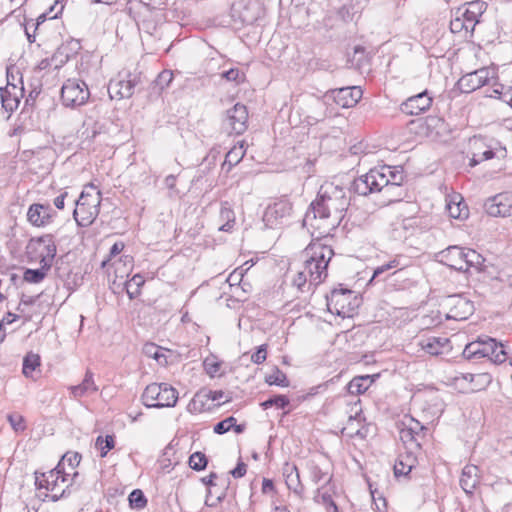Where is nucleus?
Wrapping results in <instances>:
<instances>
[{"label":"nucleus","instance_id":"nucleus-56","mask_svg":"<svg viewBox=\"0 0 512 512\" xmlns=\"http://www.w3.org/2000/svg\"><path fill=\"white\" fill-rule=\"evenodd\" d=\"M124 249V243L121 242V241H117L115 242L112 247L110 248V251H109V255H108V259H105L102 261V264L101 266L102 267H105L106 264L114 257H116L117 255H119Z\"/></svg>","mask_w":512,"mask_h":512},{"label":"nucleus","instance_id":"nucleus-55","mask_svg":"<svg viewBox=\"0 0 512 512\" xmlns=\"http://www.w3.org/2000/svg\"><path fill=\"white\" fill-rule=\"evenodd\" d=\"M69 390L75 398H80L88 392H96L97 386H69Z\"/></svg>","mask_w":512,"mask_h":512},{"label":"nucleus","instance_id":"nucleus-13","mask_svg":"<svg viewBox=\"0 0 512 512\" xmlns=\"http://www.w3.org/2000/svg\"><path fill=\"white\" fill-rule=\"evenodd\" d=\"M248 110L244 104L236 103L226 111L223 127L229 134L241 135L247 129Z\"/></svg>","mask_w":512,"mask_h":512},{"label":"nucleus","instance_id":"nucleus-24","mask_svg":"<svg viewBox=\"0 0 512 512\" xmlns=\"http://www.w3.org/2000/svg\"><path fill=\"white\" fill-rule=\"evenodd\" d=\"M421 348L432 356H438L449 351L450 340L446 337H427L419 342Z\"/></svg>","mask_w":512,"mask_h":512},{"label":"nucleus","instance_id":"nucleus-27","mask_svg":"<svg viewBox=\"0 0 512 512\" xmlns=\"http://www.w3.org/2000/svg\"><path fill=\"white\" fill-rule=\"evenodd\" d=\"M27 220L35 227H44L51 223V216L43 215V204L34 203L28 208Z\"/></svg>","mask_w":512,"mask_h":512},{"label":"nucleus","instance_id":"nucleus-51","mask_svg":"<svg viewBox=\"0 0 512 512\" xmlns=\"http://www.w3.org/2000/svg\"><path fill=\"white\" fill-rule=\"evenodd\" d=\"M20 75L22 77L20 71L17 69L15 65H10L6 68V78H7V85L5 87H10L13 90L17 89V85L15 84V81L17 79V76Z\"/></svg>","mask_w":512,"mask_h":512},{"label":"nucleus","instance_id":"nucleus-45","mask_svg":"<svg viewBox=\"0 0 512 512\" xmlns=\"http://www.w3.org/2000/svg\"><path fill=\"white\" fill-rule=\"evenodd\" d=\"M40 365V357L36 354H28L23 359V373L28 376Z\"/></svg>","mask_w":512,"mask_h":512},{"label":"nucleus","instance_id":"nucleus-10","mask_svg":"<svg viewBox=\"0 0 512 512\" xmlns=\"http://www.w3.org/2000/svg\"><path fill=\"white\" fill-rule=\"evenodd\" d=\"M497 79L495 67H482L463 75L456 85L462 93H471Z\"/></svg>","mask_w":512,"mask_h":512},{"label":"nucleus","instance_id":"nucleus-49","mask_svg":"<svg viewBox=\"0 0 512 512\" xmlns=\"http://www.w3.org/2000/svg\"><path fill=\"white\" fill-rule=\"evenodd\" d=\"M7 420L16 432H23L26 429L25 419L18 413L9 414Z\"/></svg>","mask_w":512,"mask_h":512},{"label":"nucleus","instance_id":"nucleus-1","mask_svg":"<svg viewBox=\"0 0 512 512\" xmlns=\"http://www.w3.org/2000/svg\"><path fill=\"white\" fill-rule=\"evenodd\" d=\"M351 189L334 185L333 183H326L321 185L316 199L311 202L308 210L303 219L306 224L310 219H328L333 218L335 224H339L344 217L351 202Z\"/></svg>","mask_w":512,"mask_h":512},{"label":"nucleus","instance_id":"nucleus-52","mask_svg":"<svg viewBox=\"0 0 512 512\" xmlns=\"http://www.w3.org/2000/svg\"><path fill=\"white\" fill-rule=\"evenodd\" d=\"M81 454L78 452H67L61 459V461L58 464H61V469L64 470L62 465L67 462L68 465L74 469L77 467L81 461Z\"/></svg>","mask_w":512,"mask_h":512},{"label":"nucleus","instance_id":"nucleus-26","mask_svg":"<svg viewBox=\"0 0 512 512\" xmlns=\"http://www.w3.org/2000/svg\"><path fill=\"white\" fill-rule=\"evenodd\" d=\"M479 469L475 465H466L460 477V486L467 494H472L479 483Z\"/></svg>","mask_w":512,"mask_h":512},{"label":"nucleus","instance_id":"nucleus-19","mask_svg":"<svg viewBox=\"0 0 512 512\" xmlns=\"http://www.w3.org/2000/svg\"><path fill=\"white\" fill-rule=\"evenodd\" d=\"M483 345L480 347L479 360L487 358L493 363H503L506 360V352L501 343L495 338L482 336Z\"/></svg>","mask_w":512,"mask_h":512},{"label":"nucleus","instance_id":"nucleus-6","mask_svg":"<svg viewBox=\"0 0 512 512\" xmlns=\"http://www.w3.org/2000/svg\"><path fill=\"white\" fill-rule=\"evenodd\" d=\"M469 154L471 158L469 160V166L475 167L483 161L490 160L493 158L503 159L506 157V148L501 146L498 141H490L487 143L482 137L474 136L469 139Z\"/></svg>","mask_w":512,"mask_h":512},{"label":"nucleus","instance_id":"nucleus-53","mask_svg":"<svg viewBox=\"0 0 512 512\" xmlns=\"http://www.w3.org/2000/svg\"><path fill=\"white\" fill-rule=\"evenodd\" d=\"M267 344H262L256 348V351L251 355V360L255 364L263 363L267 358Z\"/></svg>","mask_w":512,"mask_h":512},{"label":"nucleus","instance_id":"nucleus-61","mask_svg":"<svg viewBox=\"0 0 512 512\" xmlns=\"http://www.w3.org/2000/svg\"><path fill=\"white\" fill-rule=\"evenodd\" d=\"M247 472V465L242 460H239L236 467L230 471L234 478H242Z\"/></svg>","mask_w":512,"mask_h":512},{"label":"nucleus","instance_id":"nucleus-21","mask_svg":"<svg viewBox=\"0 0 512 512\" xmlns=\"http://www.w3.org/2000/svg\"><path fill=\"white\" fill-rule=\"evenodd\" d=\"M81 49L79 40L71 38L62 43L52 56L57 64L56 67L65 65L71 58L75 57Z\"/></svg>","mask_w":512,"mask_h":512},{"label":"nucleus","instance_id":"nucleus-4","mask_svg":"<svg viewBox=\"0 0 512 512\" xmlns=\"http://www.w3.org/2000/svg\"><path fill=\"white\" fill-rule=\"evenodd\" d=\"M370 386H346L350 396L357 398L355 401L351 400L348 402L350 408V414L348 420L343 426L341 432L343 435L353 439H366L372 433L371 423L366 422L365 417L362 415L361 401L358 395L367 392Z\"/></svg>","mask_w":512,"mask_h":512},{"label":"nucleus","instance_id":"nucleus-8","mask_svg":"<svg viewBox=\"0 0 512 512\" xmlns=\"http://www.w3.org/2000/svg\"><path fill=\"white\" fill-rule=\"evenodd\" d=\"M178 395L174 386H145L142 401L149 408L174 407Z\"/></svg>","mask_w":512,"mask_h":512},{"label":"nucleus","instance_id":"nucleus-46","mask_svg":"<svg viewBox=\"0 0 512 512\" xmlns=\"http://www.w3.org/2000/svg\"><path fill=\"white\" fill-rule=\"evenodd\" d=\"M235 422H236V418L233 416H229V417L225 418L224 420L217 422L213 427V431L215 434H219V435L225 434L232 429Z\"/></svg>","mask_w":512,"mask_h":512},{"label":"nucleus","instance_id":"nucleus-58","mask_svg":"<svg viewBox=\"0 0 512 512\" xmlns=\"http://www.w3.org/2000/svg\"><path fill=\"white\" fill-rule=\"evenodd\" d=\"M102 444H103L104 448H106V451L112 450L115 446L114 436L113 435H106L105 437L98 436L96 438L95 445H102Z\"/></svg>","mask_w":512,"mask_h":512},{"label":"nucleus","instance_id":"nucleus-36","mask_svg":"<svg viewBox=\"0 0 512 512\" xmlns=\"http://www.w3.org/2000/svg\"><path fill=\"white\" fill-rule=\"evenodd\" d=\"M145 280L140 274H135L130 281L125 282L124 289L130 300L140 295V288L144 285Z\"/></svg>","mask_w":512,"mask_h":512},{"label":"nucleus","instance_id":"nucleus-16","mask_svg":"<svg viewBox=\"0 0 512 512\" xmlns=\"http://www.w3.org/2000/svg\"><path fill=\"white\" fill-rule=\"evenodd\" d=\"M446 306L449 309L448 319L457 321L466 320L474 313V304L463 295H451L446 300Z\"/></svg>","mask_w":512,"mask_h":512},{"label":"nucleus","instance_id":"nucleus-30","mask_svg":"<svg viewBox=\"0 0 512 512\" xmlns=\"http://www.w3.org/2000/svg\"><path fill=\"white\" fill-rule=\"evenodd\" d=\"M415 462L416 458L411 453H407L406 455H399L394 464L395 477L407 476L414 467Z\"/></svg>","mask_w":512,"mask_h":512},{"label":"nucleus","instance_id":"nucleus-50","mask_svg":"<svg viewBox=\"0 0 512 512\" xmlns=\"http://www.w3.org/2000/svg\"><path fill=\"white\" fill-rule=\"evenodd\" d=\"M286 380V374L279 370L277 367L273 368L271 374L265 376L266 384H284Z\"/></svg>","mask_w":512,"mask_h":512},{"label":"nucleus","instance_id":"nucleus-25","mask_svg":"<svg viewBox=\"0 0 512 512\" xmlns=\"http://www.w3.org/2000/svg\"><path fill=\"white\" fill-rule=\"evenodd\" d=\"M33 243L38 245H44L43 251L40 254V261H45L46 263L50 264V267H52L53 260L56 257L57 253L54 235L45 234L40 237L32 238L30 240V245Z\"/></svg>","mask_w":512,"mask_h":512},{"label":"nucleus","instance_id":"nucleus-43","mask_svg":"<svg viewBox=\"0 0 512 512\" xmlns=\"http://www.w3.org/2000/svg\"><path fill=\"white\" fill-rule=\"evenodd\" d=\"M207 464H208L207 456L200 451L194 452L189 457V466L191 469H193L195 471L204 470L207 467Z\"/></svg>","mask_w":512,"mask_h":512},{"label":"nucleus","instance_id":"nucleus-11","mask_svg":"<svg viewBox=\"0 0 512 512\" xmlns=\"http://www.w3.org/2000/svg\"><path fill=\"white\" fill-rule=\"evenodd\" d=\"M90 97L87 84L82 80L68 79L61 88L64 106L75 108L84 105Z\"/></svg>","mask_w":512,"mask_h":512},{"label":"nucleus","instance_id":"nucleus-22","mask_svg":"<svg viewBox=\"0 0 512 512\" xmlns=\"http://www.w3.org/2000/svg\"><path fill=\"white\" fill-rule=\"evenodd\" d=\"M19 83L21 84L20 87V95H17L16 93H12V91L8 87H1L0 88V99H1V106L2 109H4L6 112H8L7 119L11 116V114L16 110L20 104V98L24 96V86H23V79L22 77L19 78Z\"/></svg>","mask_w":512,"mask_h":512},{"label":"nucleus","instance_id":"nucleus-33","mask_svg":"<svg viewBox=\"0 0 512 512\" xmlns=\"http://www.w3.org/2000/svg\"><path fill=\"white\" fill-rule=\"evenodd\" d=\"M399 437L401 441L407 446L408 449L412 450L414 448H421V444L418 441V439L420 438L418 431L413 430L412 428H407L405 426L400 429Z\"/></svg>","mask_w":512,"mask_h":512},{"label":"nucleus","instance_id":"nucleus-28","mask_svg":"<svg viewBox=\"0 0 512 512\" xmlns=\"http://www.w3.org/2000/svg\"><path fill=\"white\" fill-rule=\"evenodd\" d=\"M448 215L454 219L464 220L469 216V209L462 197L454 196L446 205Z\"/></svg>","mask_w":512,"mask_h":512},{"label":"nucleus","instance_id":"nucleus-5","mask_svg":"<svg viewBox=\"0 0 512 512\" xmlns=\"http://www.w3.org/2000/svg\"><path fill=\"white\" fill-rule=\"evenodd\" d=\"M101 192L90 193L83 190L79 198L75 201L73 217L81 227L90 226L97 218L100 212Z\"/></svg>","mask_w":512,"mask_h":512},{"label":"nucleus","instance_id":"nucleus-18","mask_svg":"<svg viewBox=\"0 0 512 512\" xmlns=\"http://www.w3.org/2000/svg\"><path fill=\"white\" fill-rule=\"evenodd\" d=\"M432 102V96L428 90H424L405 100L400 105V110L407 115H419L426 112L431 107Z\"/></svg>","mask_w":512,"mask_h":512},{"label":"nucleus","instance_id":"nucleus-32","mask_svg":"<svg viewBox=\"0 0 512 512\" xmlns=\"http://www.w3.org/2000/svg\"><path fill=\"white\" fill-rule=\"evenodd\" d=\"M41 267L38 269H30L27 268L23 273V279L24 281L28 283L37 284L42 282L47 272L51 269L50 264L46 263L45 261H40Z\"/></svg>","mask_w":512,"mask_h":512},{"label":"nucleus","instance_id":"nucleus-40","mask_svg":"<svg viewBox=\"0 0 512 512\" xmlns=\"http://www.w3.org/2000/svg\"><path fill=\"white\" fill-rule=\"evenodd\" d=\"M290 403V400L285 395H273L269 397L267 400L263 401L261 403V406L263 409H268L271 407H276L277 409H284L286 406H288Z\"/></svg>","mask_w":512,"mask_h":512},{"label":"nucleus","instance_id":"nucleus-60","mask_svg":"<svg viewBox=\"0 0 512 512\" xmlns=\"http://www.w3.org/2000/svg\"><path fill=\"white\" fill-rule=\"evenodd\" d=\"M465 11H474L475 12V17H477L479 19V17H481V15L483 14L484 10H485V7H484V3L483 2H480V1H473V2H470L468 4V7L466 9H464Z\"/></svg>","mask_w":512,"mask_h":512},{"label":"nucleus","instance_id":"nucleus-9","mask_svg":"<svg viewBox=\"0 0 512 512\" xmlns=\"http://www.w3.org/2000/svg\"><path fill=\"white\" fill-rule=\"evenodd\" d=\"M67 475L63 469H61V464H58L56 468L46 472L39 473L35 472V485L37 489H46L51 492L49 496L53 502L61 499L65 494V489H59V479L64 483L67 481Z\"/></svg>","mask_w":512,"mask_h":512},{"label":"nucleus","instance_id":"nucleus-42","mask_svg":"<svg viewBox=\"0 0 512 512\" xmlns=\"http://www.w3.org/2000/svg\"><path fill=\"white\" fill-rule=\"evenodd\" d=\"M129 505L133 509H143L147 505V498L142 490L134 489L128 497Z\"/></svg>","mask_w":512,"mask_h":512},{"label":"nucleus","instance_id":"nucleus-23","mask_svg":"<svg viewBox=\"0 0 512 512\" xmlns=\"http://www.w3.org/2000/svg\"><path fill=\"white\" fill-rule=\"evenodd\" d=\"M285 483L289 490L293 491L299 498L304 497L305 488L300 481L299 471L296 465L286 463L283 468Z\"/></svg>","mask_w":512,"mask_h":512},{"label":"nucleus","instance_id":"nucleus-29","mask_svg":"<svg viewBox=\"0 0 512 512\" xmlns=\"http://www.w3.org/2000/svg\"><path fill=\"white\" fill-rule=\"evenodd\" d=\"M142 352L148 358L154 359L159 365L165 366L168 364V356L166 354L170 352L168 349H164L155 343H146L142 348Z\"/></svg>","mask_w":512,"mask_h":512},{"label":"nucleus","instance_id":"nucleus-41","mask_svg":"<svg viewBox=\"0 0 512 512\" xmlns=\"http://www.w3.org/2000/svg\"><path fill=\"white\" fill-rule=\"evenodd\" d=\"M465 264H466V271H468L470 268H477L483 264L484 258L482 255H480L478 252H476L473 249H466L465 250Z\"/></svg>","mask_w":512,"mask_h":512},{"label":"nucleus","instance_id":"nucleus-34","mask_svg":"<svg viewBox=\"0 0 512 512\" xmlns=\"http://www.w3.org/2000/svg\"><path fill=\"white\" fill-rule=\"evenodd\" d=\"M309 474L315 484L321 481H325L326 484L331 483L332 475H329L328 471L315 461L309 463Z\"/></svg>","mask_w":512,"mask_h":512},{"label":"nucleus","instance_id":"nucleus-48","mask_svg":"<svg viewBox=\"0 0 512 512\" xmlns=\"http://www.w3.org/2000/svg\"><path fill=\"white\" fill-rule=\"evenodd\" d=\"M204 369L210 377H215L221 370V363L216 358H206L203 362Z\"/></svg>","mask_w":512,"mask_h":512},{"label":"nucleus","instance_id":"nucleus-35","mask_svg":"<svg viewBox=\"0 0 512 512\" xmlns=\"http://www.w3.org/2000/svg\"><path fill=\"white\" fill-rule=\"evenodd\" d=\"M323 489L324 487H320L316 490L314 501L322 504L325 507L326 512H338V506L332 496L327 491H323Z\"/></svg>","mask_w":512,"mask_h":512},{"label":"nucleus","instance_id":"nucleus-54","mask_svg":"<svg viewBox=\"0 0 512 512\" xmlns=\"http://www.w3.org/2000/svg\"><path fill=\"white\" fill-rule=\"evenodd\" d=\"M450 30L452 33H462L464 32V36L467 37L469 34H466V26H464L462 19L460 16L455 13V17L450 21Z\"/></svg>","mask_w":512,"mask_h":512},{"label":"nucleus","instance_id":"nucleus-31","mask_svg":"<svg viewBox=\"0 0 512 512\" xmlns=\"http://www.w3.org/2000/svg\"><path fill=\"white\" fill-rule=\"evenodd\" d=\"M219 217L220 220L223 222V224L219 227V230L224 232H231L234 228L236 217L229 202L225 201L221 203Z\"/></svg>","mask_w":512,"mask_h":512},{"label":"nucleus","instance_id":"nucleus-2","mask_svg":"<svg viewBox=\"0 0 512 512\" xmlns=\"http://www.w3.org/2000/svg\"><path fill=\"white\" fill-rule=\"evenodd\" d=\"M403 170L389 165L371 168L366 174L355 178L351 183L354 194L368 196L376 191L401 190L404 181Z\"/></svg>","mask_w":512,"mask_h":512},{"label":"nucleus","instance_id":"nucleus-12","mask_svg":"<svg viewBox=\"0 0 512 512\" xmlns=\"http://www.w3.org/2000/svg\"><path fill=\"white\" fill-rule=\"evenodd\" d=\"M292 203L288 199H280L267 206L263 214V222L268 228H276L286 223L292 214Z\"/></svg>","mask_w":512,"mask_h":512},{"label":"nucleus","instance_id":"nucleus-14","mask_svg":"<svg viewBox=\"0 0 512 512\" xmlns=\"http://www.w3.org/2000/svg\"><path fill=\"white\" fill-rule=\"evenodd\" d=\"M363 96L360 86H348L330 89L324 95L325 99L332 100L342 108H352L357 105Z\"/></svg>","mask_w":512,"mask_h":512},{"label":"nucleus","instance_id":"nucleus-37","mask_svg":"<svg viewBox=\"0 0 512 512\" xmlns=\"http://www.w3.org/2000/svg\"><path fill=\"white\" fill-rule=\"evenodd\" d=\"M483 345L482 336H479L476 340L468 343L463 352L462 355L465 359L470 361H478L479 360V354L480 353V347Z\"/></svg>","mask_w":512,"mask_h":512},{"label":"nucleus","instance_id":"nucleus-3","mask_svg":"<svg viewBox=\"0 0 512 512\" xmlns=\"http://www.w3.org/2000/svg\"><path fill=\"white\" fill-rule=\"evenodd\" d=\"M303 256L311 284H321L328 276V265L334 256L332 247L321 240L312 241L303 251Z\"/></svg>","mask_w":512,"mask_h":512},{"label":"nucleus","instance_id":"nucleus-47","mask_svg":"<svg viewBox=\"0 0 512 512\" xmlns=\"http://www.w3.org/2000/svg\"><path fill=\"white\" fill-rule=\"evenodd\" d=\"M221 77L227 81L235 82L236 84L243 83L246 79L245 73L240 71L238 68H231L222 72Z\"/></svg>","mask_w":512,"mask_h":512},{"label":"nucleus","instance_id":"nucleus-44","mask_svg":"<svg viewBox=\"0 0 512 512\" xmlns=\"http://www.w3.org/2000/svg\"><path fill=\"white\" fill-rule=\"evenodd\" d=\"M307 271L299 272L296 277L293 279V286H295L300 292H309L312 286H317L315 284H311V278L309 277V283H307Z\"/></svg>","mask_w":512,"mask_h":512},{"label":"nucleus","instance_id":"nucleus-20","mask_svg":"<svg viewBox=\"0 0 512 512\" xmlns=\"http://www.w3.org/2000/svg\"><path fill=\"white\" fill-rule=\"evenodd\" d=\"M465 248L459 246H449L439 253L441 262L457 271H466Z\"/></svg>","mask_w":512,"mask_h":512},{"label":"nucleus","instance_id":"nucleus-15","mask_svg":"<svg viewBox=\"0 0 512 512\" xmlns=\"http://www.w3.org/2000/svg\"><path fill=\"white\" fill-rule=\"evenodd\" d=\"M484 210L491 217L512 215V191H505L489 197L484 202Z\"/></svg>","mask_w":512,"mask_h":512},{"label":"nucleus","instance_id":"nucleus-7","mask_svg":"<svg viewBox=\"0 0 512 512\" xmlns=\"http://www.w3.org/2000/svg\"><path fill=\"white\" fill-rule=\"evenodd\" d=\"M143 86V76L141 72H128L125 77L111 79L108 84V93L111 99H128L136 91H140Z\"/></svg>","mask_w":512,"mask_h":512},{"label":"nucleus","instance_id":"nucleus-62","mask_svg":"<svg viewBox=\"0 0 512 512\" xmlns=\"http://www.w3.org/2000/svg\"><path fill=\"white\" fill-rule=\"evenodd\" d=\"M338 16L344 21V22H350L353 20L354 13L352 12V8L348 6H342L338 10Z\"/></svg>","mask_w":512,"mask_h":512},{"label":"nucleus","instance_id":"nucleus-38","mask_svg":"<svg viewBox=\"0 0 512 512\" xmlns=\"http://www.w3.org/2000/svg\"><path fill=\"white\" fill-rule=\"evenodd\" d=\"M173 77V72L171 70H163L152 82V89L157 90L158 93L162 92L165 88L169 87Z\"/></svg>","mask_w":512,"mask_h":512},{"label":"nucleus","instance_id":"nucleus-57","mask_svg":"<svg viewBox=\"0 0 512 512\" xmlns=\"http://www.w3.org/2000/svg\"><path fill=\"white\" fill-rule=\"evenodd\" d=\"M386 197L387 202H396L400 201L404 195V190L401 187V190L388 189V191H380Z\"/></svg>","mask_w":512,"mask_h":512},{"label":"nucleus","instance_id":"nucleus-64","mask_svg":"<svg viewBox=\"0 0 512 512\" xmlns=\"http://www.w3.org/2000/svg\"><path fill=\"white\" fill-rule=\"evenodd\" d=\"M212 392L210 390L202 389L199 392H197L193 398V404L196 405L198 402H200L201 406H204L205 403L203 401L204 398H210V394Z\"/></svg>","mask_w":512,"mask_h":512},{"label":"nucleus","instance_id":"nucleus-59","mask_svg":"<svg viewBox=\"0 0 512 512\" xmlns=\"http://www.w3.org/2000/svg\"><path fill=\"white\" fill-rule=\"evenodd\" d=\"M379 376H380L379 374L355 375L351 380L348 381L347 384H351V385L361 384L362 381H366V380H369L370 384H373Z\"/></svg>","mask_w":512,"mask_h":512},{"label":"nucleus","instance_id":"nucleus-17","mask_svg":"<svg viewBox=\"0 0 512 512\" xmlns=\"http://www.w3.org/2000/svg\"><path fill=\"white\" fill-rule=\"evenodd\" d=\"M353 291L348 288H334L330 294H326L327 309L330 313L338 316H345L348 313L346 308L350 305Z\"/></svg>","mask_w":512,"mask_h":512},{"label":"nucleus","instance_id":"nucleus-39","mask_svg":"<svg viewBox=\"0 0 512 512\" xmlns=\"http://www.w3.org/2000/svg\"><path fill=\"white\" fill-rule=\"evenodd\" d=\"M456 14L460 16L462 19L464 26H466V34H473L476 24L479 22V19L475 17L474 11H465L462 9H458Z\"/></svg>","mask_w":512,"mask_h":512},{"label":"nucleus","instance_id":"nucleus-63","mask_svg":"<svg viewBox=\"0 0 512 512\" xmlns=\"http://www.w3.org/2000/svg\"><path fill=\"white\" fill-rule=\"evenodd\" d=\"M470 381H475L477 384H491L493 379L489 373H480L477 375H471Z\"/></svg>","mask_w":512,"mask_h":512}]
</instances>
